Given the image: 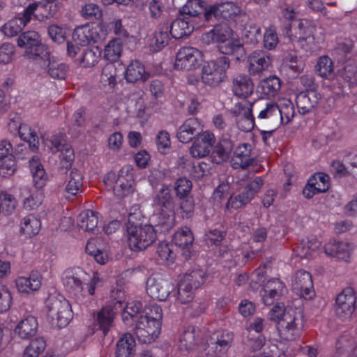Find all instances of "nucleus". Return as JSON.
<instances>
[{"mask_svg":"<svg viewBox=\"0 0 357 357\" xmlns=\"http://www.w3.org/2000/svg\"><path fill=\"white\" fill-rule=\"evenodd\" d=\"M98 219L97 213L91 210L82 211L78 216V226L86 231H93L97 227Z\"/></svg>","mask_w":357,"mask_h":357,"instance_id":"47","label":"nucleus"},{"mask_svg":"<svg viewBox=\"0 0 357 357\" xmlns=\"http://www.w3.org/2000/svg\"><path fill=\"white\" fill-rule=\"evenodd\" d=\"M201 130V124L198 119L189 118L178 128L176 137L179 142L188 143L200 135Z\"/></svg>","mask_w":357,"mask_h":357,"instance_id":"28","label":"nucleus"},{"mask_svg":"<svg viewBox=\"0 0 357 357\" xmlns=\"http://www.w3.org/2000/svg\"><path fill=\"white\" fill-rule=\"evenodd\" d=\"M215 142L213 133L208 130L204 131L195 139L190 149V154L195 158H204L209 154Z\"/></svg>","mask_w":357,"mask_h":357,"instance_id":"20","label":"nucleus"},{"mask_svg":"<svg viewBox=\"0 0 357 357\" xmlns=\"http://www.w3.org/2000/svg\"><path fill=\"white\" fill-rule=\"evenodd\" d=\"M153 205L156 211L153 218L158 220V227L161 231H169L175 225V202L167 185H162L155 193Z\"/></svg>","mask_w":357,"mask_h":357,"instance_id":"3","label":"nucleus"},{"mask_svg":"<svg viewBox=\"0 0 357 357\" xmlns=\"http://www.w3.org/2000/svg\"><path fill=\"white\" fill-rule=\"evenodd\" d=\"M38 7V5L37 3H30L24 9L22 17L10 20L2 26V32L3 34L8 38L16 36L31 21Z\"/></svg>","mask_w":357,"mask_h":357,"instance_id":"17","label":"nucleus"},{"mask_svg":"<svg viewBox=\"0 0 357 357\" xmlns=\"http://www.w3.org/2000/svg\"><path fill=\"white\" fill-rule=\"evenodd\" d=\"M199 330L188 326L181 334L178 348L181 351L195 349L198 357H218L225 354L231 345L234 335L227 330H218L209 335L206 342L199 344Z\"/></svg>","mask_w":357,"mask_h":357,"instance_id":"1","label":"nucleus"},{"mask_svg":"<svg viewBox=\"0 0 357 357\" xmlns=\"http://www.w3.org/2000/svg\"><path fill=\"white\" fill-rule=\"evenodd\" d=\"M316 70L321 77H328L333 72V65L331 59L327 56L319 57L316 65Z\"/></svg>","mask_w":357,"mask_h":357,"instance_id":"60","label":"nucleus"},{"mask_svg":"<svg viewBox=\"0 0 357 357\" xmlns=\"http://www.w3.org/2000/svg\"><path fill=\"white\" fill-rule=\"evenodd\" d=\"M141 316L147 317L149 320L162 326V310L160 306L157 304H151L146 306L143 311V315Z\"/></svg>","mask_w":357,"mask_h":357,"instance_id":"62","label":"nucleus"},{"mask_svg":"<svg viewBox=\"0 0 357 357\" xmlns=\"http://www.w3.org/2000/svg\"><path fill=\"white\" fill-rule=\"evenodd\" d=\"M45 145L50 148L52 153L61 151L65 149V146H68L65 142V135L59 133L52 136L47 140Z\"/></svg>","mask_w":357,"mask_h":357,"instance_id":"63","label":"nucleus"},{"mask_svg":"<svg viewBox=\"0 0 357 357\" xmlns=\"http://www.w3.org/2000/svg\"><path fill=\"white\" fill-rule=\"evenodd\" d=\"M160 331L161 325L142 316L137 320L134 328L136 337L143 344H150L155 341Z\"/></svg>","mask_w":357,"mask_h":357,"instance_id":"15","label":"nucleus"},{"mask_svg":"<svg viewBox=\"0 0 357 357\" xmlns=\"http://www.w3.org/2000/svg\"><path fill=\"white\" fill-rule=\"evenodd\" d=\"M291 285L296 294L301 297L310 299L314 296L312 275L306 271H296L291 277Z\"/></svg>","mask_w":357,"mask_h":357,"instance_id":"19","label":"nucleus"},{"mask_svg":"<svg viewBox=\"0 0 357 357\" xmlns=\"http://www.w3.org/2000/svg\"><path fill=\"white\" fill-rule=\"evenodd\" d=\"M321 100V94L316 90H306L302 91L296 96V102L298 112L305 114L317 106Z\"/></svg>","mask_w":357,"mask_h":357,"instance_id":"25","label":"nucleus"},{"mask_svg":"<svg viewBox=\"0 0 357 357\" xmlns=\"http://www.w3.org/2000/svg\"><path fill=\"white\" fill-rule=\"evenodd\" d=\"M114 315L115 312L110 305L105 306L98 312L96 317V321L104 336L107 335L112 327Z\"/></svg>","mask_w":357,"mask_h":357,"instance_id":"40","label":"nucleus"},{"mask_svg":"<svg viewBox=\"0 0 357 357\" xmlns=\"http://www.w3.org/2000/svg\"><path fill=\"white\" fill-rule=\"evenodd\" d=\"M218 49L223 54L234 56L237 61H240L245 56V50L243 44L238 40H235L233 36L218 45Z\"/></svg>","mask_w":357,"mask_h":357,"instance_id":"35","label":"nucleus"},{"mask_svg":"<svg viewBox=\"0 0 357 357\" xmlns=\"http://www.w3.org/2000/svg\"><path fill=\"white\" fill-rule=\"evenodd\" d=\"M174 288L172 282L159 273L152 274L146 281L147 294L160 301H166Z\"/></svg>","mask_w":357,"mask_h":357,"instance_id":"14","label":"nucleus"},{"mask_svg":"<svg viewBox=\"0 0 357 357\" xmlns=\"http://www.w3.org/2000/svg\"><path fill=\"white\" fill-rule=\"evenodd\" d=\"M180 13L197 27H202L211 21V6L207 7L203 0H188L181 8Z\"/></svg>","mask_w":357,"mask_h":357,"instance_id":"11","label":"nucleus"},{"mask_svg":"<svg viewBox=\"0 0 357 357\" xmlns=\"http://www.w3.org/2000/svg\"><path fill=\"white\" fill-rule=\"evenodd\" d=\"M248 72L251 75H260L272 63L271 54L264 50H255L248 57Z\"/></svg>","mask_w":357,"mask_h":357,"instance_id":"21","label":"nucleus"},{"mask_svg":"<svg viewBox=\"0 0 357 357\" xmlns=\"http://www.w3.org/2000/svg\"><path fill=\"white\" fill-rule=\"evenodd\" d=\"M324 251L328 256L347 261L350 258L351 247L347 243L333 241L325 245Z\"/></svg>","mask_w":357,"mask_h":357,"instance_id":"32","label":"nucleus"},{"mask_svg":"<svg viewBox=\"0 0 357 357\" xmlns=\"http://www.w3.org/2000/svg\"><path fill=\"white\" fill-rule=\"evenodd\" d=\"M252 109H257V121L262 124H266L269 128L267 130H261V134L271 135L279 127V106L273 102L261 100L257 102Z\"/></svg>","mask_w":357,"mask_h":357,"instance_id":"12","label":"nucleus"},{"mask_svg":"<svg viewBox=\"0 0 357 357\" xmlns=\"http://www.w3.org/2000/svg\"><path fill=\"white\" fill-rule=\"evenodd\" d=\"M314 26L305 20L294 22L287 30V35L295 45L302 48L306 52H313L319 49L314 38Z\"/></svg>","mask_w":357,"mask_h":357,"instance_id":"4","label":"nucleus"},{"mask_svg":"<svg viewBox=\"0 0 357 357\" xmlns=\"http://www.w3.org/2000/svg\"><path fill=\"white\" fill-rule=\"evenodd\" d=\"M340 75L349 86L357 84V66L353 62H348L340 71Z\"/></svg>","mask_w":357,"mask_h":357,"instance_id":"57","label":"nucleus"},{"mask_svg":"<svg viewBox=\"0 0 357 357\" xmlns=\"http://www.w3.org/2000/svg\"><path fill=\"white\" fill-rule=\"evenodd\" d=\"M16 170L15 160L11 144L3 140L0 143V175L10 176Z\"/></svg>","mask_w":357,"mask_h":357,"instance_id":"22","label":"nucleus"},{"mask_svg":"<svg viewBox=\"0 0 357 357\" xmlns=\"http://www.w3.org/2000/svg\"><path fill=\"white\" fill-rule=\"evenodd\" d=\"M38 330V321L33 316L21 320L15 326L14 332L20 339L27 340L34 336Z\"/></svg>","mask_w":357,"mask_h":357,"instance_id":"34","label":"nucleus"},{"mask_svg":"<svg viewBox=\"0 0 357 357\" xmlns=\"http://www.w3.org/2000/svg\"><path fill=\"white\" fill-rule=\"evenodd\" d=\"M229 66L230 61L225 56L206 62L202 69V82L209 86H218L223 81Z\"/></svg>","mask_w":357,"mask_h":357,"instance_id":"9","label":"nucleus"},{"mask_svg":"<svg viewBox=\"0 0 357 357\" xmlns=\"http://www.w3.org/2000/svg\"><path fill=\"white\" fill-rule=\"evenodd\" d=\"M282 340L294 341L299 338L303 328V316L301 312L287 311L277 326Z\"/></svg>","mask_w":357,"mask_h":357,"instance_id":"10","label":"nucleus"},{"mask_svg":"<svg viewBox=\"0 0 357 357\" xmlns=\"http://www.w3.org/2000/svg\"><path fill=\"white\" fill-rule=\"evenodd\" d=\"M234 143L227 135H223L215 150L212 152L213 161L217 164L226 162L230 157Z\"/></svg>","mask_w":357,"mask_h":357,"instance_id":"30","label":"nucleus"},{"mask_svg":"<svg viewBox=\"0 0 357 357\" xmlns=\"http://www.w3.org/2000/svg\"><path fill=\"white\" fill-rule=\"evenodd\" d=\"M83 176L77 169H71L66 177V192L72 195H76L82 191Z\"/></svg>","mask_w":357,"mask_h":357,"instance_id":"45","label":"nucleus"},{"mask_svg":"<svg viewBox=\"0 0 357 357\" xmlns=\"http://www.w3.org/2000/svg\"><path fill=\"white\" fill-rule=\"evenodd\" d=\"M181 280L195 290L204 282L205 272L201 269L192 270L185 274Z\"/></svg>","mask_w":357,"mask_h":357,"instance_id":"50","label":"nucleus"},{"mask_svg":"<svg viewBox=\"0 0 357 357\" xmlns=\"http://www.w3.org/2000/svg\"><path fill=\"white\" fill-rule=\"evenodd\" d=\"M233 35V30L227 24H220L215 25L213 29L202 34V41L206 45L213 43L220 45Z\"/></svg>","mask_w":357,"mask_h":357,"instance_id":"27","label":"nucleus"},{"mask_svg":"<svg viewBox=\"0 0 357 357\" xmlns=\"http://www.w3.org/2000/svg\"><path fill=\"white\" fill-rule=\"evenodd\" d=\"M284 284L278 278H272L266 282L263 288L262 299L266 305H273L284 294Z\"/></svg>","mask_w":357,"mask_h":357,"instance_id":"26","label":"nucleus"},{"mask_svg":"<svg viewBox=\"0 0 357 357\" xmlns=\"http://www.w3.org/2000/svg\"><path fill=\"white\" fill-rule=\"evenodd\" d=\"M17 45L24 49L25 54L30 59L36 62L47 59L49 51L35 31H28L20 34L17 38Z\"/></svg>","mask_w":357,"mask_h":357,"instance_id":"8","label":"nucleus"},{"mask_svg":"<svg viewBox=\"0 0 357 357\" xmlns=\"http://www.w3.org/2000/svg\"><path fill=\"white\" fill-rule=\"evenodd\" d=\"M129 166L123 167L119 172L117 178L114 172H109L104 180L107 187L112 188L115 196L122 198L134 192L133 174Z\"/></svg>","mask_w":357,"mask_h":357,"instance_id":"7","label":"nucleus"},{"mask_svg":"<svg viewBox=\"0 0 357 357\" xmlns=\"http://www.w3.org/2000/svg\"><path fill=\"white\" fill-rule=\"evenodd\" d=\"M254 163V158L251 156L250 145L244 143L236 147L231 160V165L234 169H245Z\"/></svg>","mask_w":357,"mask_h":357,"instance_id":"29","label":"nucleus"},{"mask_svg":"<svg viewBox=\"0 0 357 357\" xmlns=\"http://www.w3.org/2000/svg\"><path fill=\"white\" fill-rule=\"evenodd\" d=\"M86 276L84 271L77 268L65 271L62 277L66 290L80 303H83L87 296L94 295L96 289L102 284L97 273H94L89 280Z\"/></svg>","mask_w":357,"mask_h":357,"instance_id":"2","label":"nucleus"},{"mask_svg":"<svg viewBox=\"0 0 357 357\" xmlns=\"http://www.w3.org/2000/svg\"><path fill=\"white\" fill-rule=\"evenodd\" d=\"M194 237L191 230L187 227H183L178 229L173 236V241L176 245L189 252Z\"/></svg>","mask_w":357,"mask_h":357,"instance_id":"46","label":"nucleus"},{"mask_svg":"<svg viewBox=\"0 0 357 357\" xmlns=\"http://www.w3.org/2000/svg\"><path fill=\"white\" fill-rule=\"evenodd\" d=\"M123 51V43L119 38H114L109 41L104 49V59L115 62L120 58Z\"/></svg>","mask_w":357,"mask_h":357,"instance_id":"49","label":"nucleus"},{"mask_svg":"<svg viewBox=\"0 0 357 357\" xmlns=\"http://www.w3.org/2000/svg\"><path fill=\"white\" fill-rule=\"evenodd\" d=\"M17 202L15 197L7 192L0 194V212L6 215L12 214L17 206Z\"/></svg>","mask_w":357,"mask_h":357,"instance_id":"55","label":"nucleus"},{"mask_svg":"<svg viewBox=\"0 0 357 357\" xmlns=\"http://www.w3.org/2000/svg\"><path fill=\"white\" fill-rule=\"evenodd\" d=\"M233 91L235 96L240 98H247L254 90V84L247 75H237L233 80Z\"/></svg>","mask_w":357,"mask_h":357,"instance_id":"38","label":"nucleus"},{"mask_svg":"<svg viewBox=\"0 0 357 357\" xmlns=\"http://www.w3.org/2000/svg\"><path fill=\"white\" fill-rule=\"evenodd\" d=\"M252 107L244 111L243 116L238 119V126L244 132L251 131L255 127V118L252 114Z\"/></svg>","mask_w":357,"mask_h":357,"instance_id":"61","label":"nucleus"},{"mask_svg":"<svg viewBox=\"0 0 357 357\" xmlns=\"http://www.w3.org/2000/svg\"><path fill=\"white\" fill-rule=\"evenodd\" d=\"M140 315H143L142 303L132 301L127 304L122 312V319L125 324L132 325L136 323Z\"/></svg>","mask_w":357,"mask_h":357,"instance_id":"43","label":"nucleus"},{"mask_svg":"<svg viewBox=\"0 0 357 357\" xmlns=\"http://www.w3.org/2000/svg\"><path fill=\"white\" fill-rule=\"evenodd\" d=\"M29 167L36 188H41L47 179V175L38 156H33L29 160Z\"/></svg>","mask_w":357,"mask_h":357,"instance_id":"44","label":"nucleus"},{"mask_svg":"<svg viewBox=\"0 0 357 357\" xmlns=\"http://www.w3.org/2000/svg\"><path fill=\"white\" fill-rule=\"evenodd\" d=\"M280 88V79L276 76H271L261 81L257 91L267 98H271L278 94Z\"/></svg>","mask_w":357,"mask_h":357,"instance_id":"42","label":"nucleus"},{"mask_svg":"<svg viewBox=\"0 0 357 357\" xmlns=\"http://www.w3.org/2000/svg\"><path fill=\"white\" fill-rule=\"evenodd\" d=\"M46 347L43 337H36L31 341L23 353V357H38Z\"/></svg>","mask_w":357,"mask_h":357,"instance_id":"53","label":"nucleus"},{"mask_svg":"<svg viewBox=\"0 0 357 357\" xmlns=\"http://www.w3.org/2000/svg\"><path fill=\"white\" fill-rule=\"evenodd\" d=\"M100 56L98 50L87 49L82 53L80 63L85 68L94 66L98 62Z\"/></svg>","mask_w":357,"mask_h":357,"instance_id":"64","label":"nucleus"},{"mask_svg":"<svg viewBox=\"0 0 357 357\" xmlns=\"http://www.w3.org/2000/svg\"><path fill=\"white\" fill-rule=\"evenodd\" d=\"M38 63L42 67L48 68V74L53 79H64L66 78L68 70V66L63 63L52 61L50 57V52H48L47 61H39Z\"/></svg>","mask_w":357,"mask_h":357,"instance_id":"41","label":"nucleus"},{"mask_svg":"<svg viewBox=\"0 0 357 357\" xmlns=\"http://www.w3.org/2000/svg\"><path fill=\"white\" fill-rule=\"evenodd\" d=\"M356 298L352 288L344 289L337 296L335 310L336 315L342 320L351 318L356 309Z\"/></svg>","mask_w":357,"mask_h":357,"instance_id":"18","label":"nucleus"},{"mask_svg":"<svg viewBox=\"0 0 357 357\" xmlns=\"http://www.w3.org/2000/svg\"><path fill=\"white\" fill-rule=\"evenodd\" d=\"M192 188V184L189 179L186 178L177 179L174 187L176 197L179 199L192 196L190 195Z\"/></svg>","mask_w":357,"mask_h":357,"instance_id":"56","label":"nucleus"},{"mask_svg":"<svg viewBox=\"0 0 357 357\" xmlns=\"http://www.w3.org/2000/svg\"><path fill=\"white\" fill-rule=\"evenodd\" d=\"M155 226L151 225H130L127 227L128 243L132 250H142L153 244L156 240L157 232L165 233L158 227V220Z\"/></svg>","mask_w":357,"mask_h":357,"instance_id":"5","label":"nucleus"},{"mask_svg":"<svg viewBox=\"0 0 357 357\" xmlns=\"http://www.w3.org/2000/svg\"><path fill=\"white\" fill-rule=\"evenodd\" d=\"M18 134L20 138L28 142L32 151H36L38 148V138L36 132L26 124H22L19 126Z\"/></svg>","mask_w":357,"mask_h":357,"instance_id":"51","label":"nucleus"},{"mask_svg":"<svg viewBox=\"0 0 357 357\" xmlns=\"http://www.w3.org/2000/svg\"><path fill=\"white\" fill-rule=\"evenodd\" d=\"M202 52L192 47H183L176 54L174 67L182 70H192L199 66Z\"/></svg>","mask_w":357,"mask_h":357,"instance_id":"16","label":"nucleus"},{"mask_svg":"<svg viewBox=\"0 0 357 357\" xmlns=\"http://www.w3.org/2000/svg\"><path fill=\"white\" fill-rule=\"evenodd\" d=\"M319 246V243L314 239L302 240L296 248V252L301 257L307 258L312 255V252L315 251Z\"/></svg>","mask_w":357,"mask_h":357,"instance_id":"59","label":"nucleus"},{"mask_svg":"<svg viewBox=\"0 0 357 357\" xmlns=\"http://www.w3.org/2000/svg\"><path fill=\"white\" fill-rule=\"evenodd\" d=\"M264 184V181L262 177L255 176L247 183L244 190L240 194L229 197L227 203V208L238 209L245 206L260 192Z\"/></svg>","mask_w":357,"mask_h":357,"instance_id":"13","label":"nucleus"},{"mask_svg":"<svg viewBox=\"0 0 357 357\" xmlns=\"http://www.w3.org/2000/svg\"><path fill=\"white\" fill-rule=\"evenodd\" d=\"M243 38L247 43L256 45L261 38V31L257 25H248L245 27Z\"/></svg>","mask_w":357,"mask_h":357,"instance_id":"58","label":"nucleus"},{"mask_svg":"<svg viewBox=\"0 0 357 357\" xmlns=\"http://www.w3.org/2000/svg\"><path fill=\"white\" fill-rule=\"evenodd\" d=\"M149 76V73L146 72L144 65L139 61H131L125 73L126 79L130 83L144 82Z\"/></svg>","mask_w":357,"mask_h":357,"instance_id":"37","label":"nucleus"},{"mask_svg":"<svg viewBox=\"0 0 357 357\" xmlns=\"http://www.w3.org/2000/svg\"><path fill=\"white\" fill-rule=\"evenodd\" d=\"M243 13V10L236 3L227 1L211 6V20L213 17L218 20H232Z\"/></svg>","mask_w":357,"mask_h":357,"instance_id":"23","label":"nucleus"},{"mask_svg":"<svg viewBox=\"0 0 357 357\" xmlns=\"http://www.w3.org/2000/svg\"><path fill=\"white\" fill-rule=\"evenodd\" d=\"M169 32V26L167 24H159L151 40V50L158 52L167 46L170 41Z\"/></svg>","mask_w":357,"mask_h":357,"instance_id":"36","label":"nucleus"},{"mask_svg":"<svg viewBox=\"0 0 357 357\" xmlns=\"http://www.w3.org/2000/svg\"><path fill=\"white\" fill-rule=\"evenodd\" d=\"M47 317L52 326L63 328L73 318L69 302L64 298L50 296L46 301Z\"/></svg>","mask_w":357,"mask_h":357,"instance_id":"6","label":"nucleus"},{"mask_svg":"<svg viewBox=\"0 0 357 357\" xmlns=\"http://www.w3.org/2000/svg\"><path fill=\"white\" fill-rule=\"evenodd\" d=\"M135 354V341L128 333L123 335L119 340L116 348V357H134Z\"/></svg>","mask_w":357,"mask_h":357,"instance_id":"39","label":"nucleus"},{"mask_svg":"<svg viewBox=\"0 0 357 357\" xmlns=\"http://www.w3.org/2000/svg\"><path fill=\"white\" fill-rule=\"evenodd\" d=\"M40 220L33 214L25 216L20 222V231L24 235L32 236L37 234L40 229Z\"/></svg>","mask_w":357,"mask_h":357,"instance_id":"48","label":"nucleus"},{"mask_svg":"<svg viewBox=\"0 0 357 357\" xmlns=\"http://www.w3.org/2000/svg\"><path fill=\"white\" fill-rule=\"evenodd\" d=\"M43 197V191L38 188L29 191L28 197L24 199V208L29 211L38 208L41 205Z\"/></svg>","mask_w":357,"mask_h":357,"instance_id":"52","label":"nucleus"},{"mask_svg":"<svg viewBox=\"0 0 357 357\" xmlns=\"http://www.w3.org/2000/svg\"><path fill=\"white\" fill-rule=\"evenodd\" d=\"M178 210L182 218L189 219L194 215L195 200L192 196L179 198Z\"/></svg>","mask_w":357,"mask_h":357,"instance_id":"54","label":"nucleus"},{"mask_svg":"<svg viewBox=\"0 0 357 357\" xmlns=\"http://www.w3.org/2000/svg\"><path fill=\"white\" fill-rule=\"evenodd\" d=\"M15 284L20 292L31 294L40 289L41 275L38 272L33 271L29 277H18Z\"/></svg>","mask_w":357,"mask_h":357,"instance_id":"31","label":"nucleus"},{"mask_svg":"<svg viewBox=\"0 0 357 357\" xmlns=\"http://www.w3.org/2000/svg\"><path fill=\"white\" fill-rule=\"evenodd\" d=\"M98 29V27L89 24L78 26L75 29L73 33V42L80 46H86L91 43H97L101 39Z\"/></svg>","mask_w":357,"mask_h":357,"instance_id":"24","label":"nucleus"},{"mask_svg":"<svg viewBox=\"0 0 357 357\" xmlns=\"http://www.w3.org/2000/svg\"><path fill=\"white\" fill-rule=\"evenodd\" d=\"M199 28L194 23H191V20L183 16V18H176L172 22L169 31L172 38L179 39L189 36L194 29Z\"/></svg>","mask_w":357,"mask_h":357,"instance_id":"33","label":"nucleus"}]
</instances>
